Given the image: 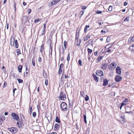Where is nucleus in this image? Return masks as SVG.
<instances>
[{
	"mask_svg": "<svg viewBox=\"0 0 134 134\" xmlns=\"http://www.w3.org/2000/svg\"><path fill=\"white\" fill-rule=\"evenodd\" d=\"M61 109L63 111H66L68 110V107L67 104L65 102H62L60 105Z\"/></svg>",
	"mask_w": 134,
	"mask_h": 134,
	"instance_id": "obj_1",
	"label": "nucleus"
},
{
	"mask_svg": "<svg viewBox=\"0 0 134 134\" xmlns=\"http://www.w3.org/2000/svg\"><path fill=\"white\" fill-rule=\"evenodd\" d=\"M116 65L117 64L115 63L114 62H112L109 65L108 68L110 70H113L115 68Z\"/></svg>",
	"mask_w": 134,
	"mask_h": 134,
	"instance_id": "obj_2",
	"label": "nucleus"
},
{
	"mask_svg": "<svg viewBox=\"0 0 134 134\" xmlns=\"http://www.w3.org/2000/svg\"><path fill=\"white\" fill-rule=\"evenodd\" d=\"M59 98L64 100H66V98L65 94L62 92H60L59 94Z\"/></svg>",
	"mask_w": 134,
	"mask_h": 134,
	"instance_id": "obj_3",
	"label": "nucleus"
},
{
	"mask_svg": "<svg viewBox=\"0 0 134 134\" xmlns=\"http://www.w3.org/2000/svg\"><path fill=\"white\" fill-rule=\"evenodd\" d=\"M11 116L14 120L18 121L19 118L18 115L16 113H13L11 114Z\"/></svg>",
	"mask_w": 134,
	"mask_h": 134,
	"instance_id": "obj_4",
	"label": "nucleus"
},
{
	"mask_svg": "<svg viewBox=\"0 0 134 134\" xmlns=\"http://www.w3.org/2000/svg\"><path fill=\"white\" fill-rule=\"evenodd\" d=\"M9 130L12 132L15 133L18 131V129L16 127H12L8 129Z\"/></svg>",
	"mask_w": 134,
	"mask_h": 134,
	"instance_id": "obj_5",
	"label": "nucleus"
},
{
	"mask_svg": "<svg viewBox=\"0 0 134 134\" xmlns=\"http://www.w3.org/2000/svg\"><path fill=\"white\" fill-rule=\"evenodd\" d=\"M96 75L98 76H102L103 75V71L101 70H98L96 73Z\"/></svg>",
	"mask_w": 134,
	"mask_h": 134,
	"instance_id": "obj_6",
	"label": "nucleus"
},
{
	"mask_svg": "<svg viewBox=\"0 0 134 134\" xmlns=\"http://www.w3.org/2000/svg\"><path fill=\"white\" fill-rule=\"evenodd\" d=\"M18 120V121L17 122L16 124L18 125L19 127L20 128L22 126L23 120L22 121V119H21L20 120Z\"/></svg>",
	"mask_w": 134,
	"mask_h": 134,
	"instance_id": "obj_7",
	"label": "nucleus"
},
{
	"mask_svg": "<svg viewBox=\"0 0 134 134\" xmlns=\"http://www.w3.org/2000/svg\"><path fill=\"white\" fill-rule=\"evenodd\" d=\"M116 72L117 74L120 75L121 73V71L120 68L119 66H118L116 69Z\"/></svg>",
	"mask_w": 134,
	"mask_h": 134,
	"instance_id": "obj_8",
	"label": "nucleus"
},
{
	"mask_svg": "<svg viewBox=\"0 0 134 134\" xmlns=\"http://www.w3.org/2000/svg\"><path fill=\"white\" fill-rule=\"evenodd\" d=\"M122 77L120 76L119 75H117L115 77V81L117 82H119L121 81L122 79Z\"/></svg>",
	"mask_w": 134,
	"mask_h": 134,
	"instance_id": "obj_9",
	"label": "nucleus"
},
{
	"mask_svg": "<svg viewBox=\"0 0 134 134\" xmlns=\"http://www.w3.org/2000/svg\"><path fill=\"white\" fill-rule=\"evenodd\" d=\"M108 64L107 63H105L103 64L102 65V68L103 70H106L107 68Z\"/></svg>",
	"mask_w": 134,
	"mask_h": 134,
	"instance_id": "obj_10",
	"label": "nucleus"
},
{
	"mask_svg": "<svg viewBox=\"0 0 134 134\" xmlns=\"http://www.w3.org/2000/svg\"><path fill=\"white\" fill-rule=\"evenodd\" d=\"M108 80L107 79H104L103 81V85L104 86H107L108 84Z\"/></svg>",
	"mask_w": 134,
	"mask_h": 134,
	"instance_id": "obj_11",
	"label": "nucleus"
},
{
	"mask_svg": "<svg viewBox=\"0 0 134 134\" xmlns=\"http://www.w3.org/2000/svg\"><path fill=\"white\" fill-rule=\"evenodd\" d=\"M60 128V125L58 124H56L54 125V130H58Z\"/></svg>",
	"mask_w": 134,
	"mask_h": 134,
	"instance_id": "obj_12",
	"label": "nucleus"
},
{
	"mask_svg": "<svg viewBox=\"0 0 134 134\" xmlns=\"http://www.w3.org/2000/svg\"><path fill=\"white\" fill-rule=\"evenodd\" d=\"M28 17L26 16H23L22 20L23 22L24 23L26 22L28 20Z\"/></svg>",
	"mask_w": 134,
	"mask_h": 134,
	"instance_id": "obj_13",
	"label": "nucleus"
},
{
	"mask_svg": "<svg viewBox=\"0 0 134 134\" xmlns=\"http://www.w3.org/2000/svg\"><path fill=\"white\" fill-rule=\"evenodd\" d=\"M92 75L95 81L96 82H98L99 81V77H97L94 74H93Z\"/></svg>",
	"mask_w": 134,
	"mask_h": 134,
	"instance_id": "obj_14",
	"label": "nucleus"
},
{
	"mask_svg": "<svg viewBox=\"0 0 134 134\" xmlns=\"http://www.w3.org/2000/svg\"><path fill=\"white\" fill-rule=\"evenodd\" d=\"M5 117L4 116H0V123L1 124L5 120Z\"/></svg>",
	"mask_w": 134,
	"mask_h": 134,
	"instance_id": "obj_15",
	"label": "nucleus"
},
{
	"mask_svg": "<svg viewBox=\"0 0 134 134\" xmlns=\"http://www.w3.org/2000/svg\"><path fill=\"white\" fill-rule=\"evenodd\" d=\"M15 38H13L12 40H11L10 42V44L12 46H14V42H15Z\"/></svg>",
	"mask_w": 134,
	"mask_h": 134,
	"instance_id": "obj_16",
	"label": "nucleus"
},
{
	"mask_svg": "<svg viewBox=\"0 0 134 134\" xmlns=\"http://www.w3.org/2000/svg\"><path fill=\"white\" fill-rule=\"evenodd\" d=\"M90 36L89 35V34H88L86 37H84V41H87L88 38H90Z\"/></svg>",
	"mask_w": 134,
	"mask_h": 134,
	"instance_id": "obj_17",
	"label": "nucleus"
},
{
	"mask_svg": "<svg viewBox=\"0 0 134 134\" xmlns=\"http://www.w3.org/2000/svg\"><path fill=\"white\" fill-rule=\"evenodd\" d=\"M18 71L19 72H21L22 68V66L21 65H19L18 66Z\"/></svg>",
	"mask_w": 134,
	"mask_h": 134,
	"instance_id": "obj_18",
	"label": "nucleus"
},
{
	"mask_svg": "<svg viewBox=\"0 0 134 134\" xmlns=\"http://www.w3.org/2000/svg\"><path fill=\"white\" fill-rule=\"evenodd\" d=\"M55 121L56 122L58 123H60V120L58 117L57 116H56Z\"/></svg>",
	"mask_w": 134,
	"mask_h": 134,
	"instance_id": "obj_19",
	"label": "nucleus"
},
{
	"mask_svg": "<svg viewBox=\"0 0 134 134\" xmlns=\"http://www.w3.org/2000/svg\"><path fill=\"white\" fill-rule=\"evenodd\" d=\"M134 45L133 44L132 45L130 46L129 49L130 51H132L133 53L134 52L133 50Z\"/></svg>",
	"mask_w": 134,
	"mask_h": 134,
	"instance_id": "obj_20",
	"label": "nucleus"
},
{
	"mask_svg": "<svg viewBox=\"0 0 134 134\" xmlns=\"http://www.w3.org/2000/svg\"><path fill=\"white\" fill-rule=\"evenodd\" d=\"M15 47L16 48H18L19 47L18 42L17 40H15Z\"/></svg>",
	"mask_w": 134,
	"mask_h": 134,
	"instance_id": "obj_21",
	"label": "nucleus"
},
{
	"mask_svg": "<svg viewBox=\"0 0 134 134\" xmlns=\"http://www.w3.org/2000/svg\"><path fill=\"white\" fill-rule=\"evenodd\" d=\"M90 27V26L89 25H86L85 27L84 28V31L85 33H86L87 31V28H89Z\"/></svg>",
	"mask_w": 134,
	"mask_h": 134,
	"instance_id": "obj_22",
	"label": "nucleus"
},
{
	"mask_svg": "<svg viewBox=\"0 0 134 134\" xmlns=\"http://www.w3.org/2000/svg\"><path fill=\"white\" fill-rule=\"evenodd\" d=\"M103 56H100L99 57H98V58L97 59V61L99 62L101 60H102L103 58Z\"/></svg>",
	"mask_w": 134,
	"mask_h": 134,
	"instance_id": "obj_23",
	"label": "nucleus"
},
{
	"mask_svg": "<svg viewBox=\"0 0 134 134\" xmlns=\"http://www.w3.org/2000/svg\"><path fill=\"white\" fill-rule=\"evenodd\" d=\"M32 112V107L31 106H30L29 105V113L31 114Z\"/></svg>",
	"mask_w": 134,
	"mask_h": 134,
	"instance_id": "obj_24",
	"label": "nucleus"
},
{
	"mask_svg": "<svg viewBox=\"0 0 134 134\" xmlns=\"http://www.w3.org/2000/svg\"><path fill=\"white\" fill-rule=\"evenodd\" d=\"M83 116L84 119V121L86 124L87 123V121L86 120V115L84 114L83 115Z\"/></svg>",
	"mask_w": 134,
	"mask_h": 134,
	"instance_id": "obj_25",
	"label": "nucleus"
},
{
	"mask_svg": "<svg viewBox=\"0 0 134 134\" xmlns=\"http://www.w3.org/2000/svg\"><path fill=\"white\" fill-rule=\"evenodd\" d=\"M44 49V45L42 44L41 46V48L40 49V51L41 53V54L42 55V52L43 51Z\"/></svg>",
	"mask_w": 134,
	"mask_h": 134,
	"instance_id": "obj_26",
	"label": "nucleus"
},
{
	"mask_svg": "<svg viewBox=\"0 0 134 134\" xmlns=\"http://www.w3.org/2000/svg\"><path fill=\"white\" fill-rule=\"evenodd\" d=\"M62 68H59V71L58 72V74L59 75H60L62 73Z\"/></svg>",
	"mask_w": 134,
	"mask_h": 134,
	"instance_id": "obj_27",
	"label": "nucleus"
},
{
	"mask_svg": "<svg viewBox=\"0 0 134 134\" xmlns=\"http://www.w3.org/2000/svg\"><path fill=\"white\" fill-rule=\"evenodd\" d=\"M112 9L113 7L111 5L108 8V10L109 11H111L112 10Z\"/></svg>",
	"mask_w": 134,
	"mask_h": 134,
	"instance_id": "obj_28",
	"label": "nucleus"
},
{
	"mask_svg": "<svg viewBox=\"0 0 134 134\" xmlns=\"http://www.w3.org/2000/svg\"><path fill=\"white\" fill-rule=\"evenodd\" d=\"M87 51L88 53V54H90L92 53V50L90 49L89 48H87Z\"/></svg>",
	"mask_w": 134,
	"mask_h": 134,
	"instance_id": "obj_29",
	"label": "nucleus"
},
{
	"mask_svg": "<svg viewBox=\"0 0 134 134\" xmlns=\"http://www.w3.org/2000/svg\"><path fill=\"white\" fill-rule=\"evenodd\" d=\"M79 35H78L77 34V32L76 33V39H75V41L77 40V42H78V40L79 38Z\"/></svg>",
	"mask_w": 134,
	"mask_h": 134,
	"instance_id": "obj_30",
	"label": "nucleus"
},
{
	"mask_svg": "<svg viewBox=\"0 0 134 134\" xmlns=\"http://www.w3.org/2000/svg\"><path fill=\"white\" fill-rule=\"evenodd\" d=\"M17 80L18 81L19 83H22L23 82V80L21 79H17Z\"/></svg>",
	"mask_w": 134,
	"mask_h": 134,
	"instance_id": "obj_31",
	"label": "nucleus"
},
{
	"mask_svg": "<svg viewBox=\"0 0 134 134\" xmlns=\"http://www.w3.org/2000/svg\"><path fill=\"white\" fill-rule=\"evenodd\" d=\"M133 37L132 38H129L128 41H129V42H130V43L131 42L133 41Z\"/></svg>",
	"mask_w": 134,
	"mask_h": 134,
	"instance_id": "obj_32",
	"label": "nucleus"
},
{
	"mask_svg": "<svg viewBox=\"0 0 134 134\" xmlns=\"http://www.w3.org/2000/svg\"><path fill=\"white\" fill-rule=\"evenodd\" d=\"M89 99L88 96L87 95H86V97L85 98V100L86 101H88Z\"/></svg>",
	"mask_w": 134,
	"mask_h": 134,
	"instance_id": "obj_33",
	"label": "nucleus"
},
{
	"mask_svg": "<svg viewBox=\"0 0 134 134\" xmlns=\"http://www.w3.org/2000/svg\"><path fill=\"white\" fill-rule=\"evenodd\" d=\"M67 44V42L66 41H64V46L65 48V49H66V45Z\"/></svg>",
	"mask_w": 134,
	"mask_h": 134,
	"instance_id": "obj_34",
	"label": "nucleus"
},
{
	"mask_svg": "<svg viewBox=\"0 0 134 134\" xmlns=\"http://www.w3.org/2000/svg\"><path fill=\"white\" fill-rule=\"evenodd\" d=\"M129 17H127L124 20V21H129Z\"/></svg>",
	"mask_w": 134,
	"mask_h": 134,
	"instance_id": "obj_35",
	"label": "nucleus"
},
{
	"mask_svg": "<svg viewBox=\"0 0 134 134\" xmlns=\"http://www.w3.org/2000/svg\"><path fill=\"white\" fill-rule=\"evenodd\" d=\"M16 53H18L17 56L20 54V50L19 49H17L16 50Z\"/></svg>",
	"mask_w": 134,
	"mask_h": 134,
	"instance_id": "obj_36",
	"label": "nucleus"
},
{
	"mask_svg": "<svg viewBox=\"0 0 134 134\" xmlns=\"http://www.w3.org/2000/svg\"><path fill=\"white\" fill-rule=\"evenodd\" d=\"M80 94H81V96H83V97L84 96V95H85L84 92L83 91H81L80 92Z\"/></svg>",
	"mask_w": 134,
	"mask_h": 134,
	"instance_id": "obj_37",
	"label": "nucleus"
},
{
	"mask_svg": "<svg viewBox=\"0 0 134 134\" xmlns=\"http://www.w3.org/2000/svg\"><path fill=\"white\" fill-rule=\"evenodd\" d=\"M40 104H41L40 103H39L38 105H37V109L38 110V111L39 113V109L40 108Z\"/></svg>",
	"mask_w": 134,
	"mask_h": 134,
	"instance_id": "obj_38",
	"label": "nucleus"
},
{
	"mask_svg": "<svg viewBox=\"0 0 134 134\" xmlns=\"http://www.w3.org/2000/svg\"><path fill=\"white\" fill-rule=\"evenodd\" d=\"M110 41V37H108L106 41L107 42H109Z\"/></svg>",
	"mask_w": 134,
	"mask_h": 134,
	"instance_id": "obj_39",
	"label": "nucleus"
},
{
	"mask_svg": "<svg viewBox=\"0 0 134 134\" xmlns=\"http://www.w3.org/2000/svg\"><path fill=\"white\" fill-rule=\"evenodd\" d=\"M70 59V54L69 53L68 54V57L67 58V60L68 61Z\"/></svg>",
	"mask_w": 134,
	"mask_h": 134,
	"instance_id": "obj_40",
	"label": "nucleus"
},
{
	"mask_svg": "<svg viewBox=\"0 0 134 134\" xmlns=\"http://www.w3.org/2000/svg\"><path fill=\"white\" fill-rule=\"evenodd\" d=\"M46 32V30L43 29L42 32L41 34L42 35H44Z\"/></svg>",
	"mask_w": 134,
	"mask_h": 134,
	"instance_id": "obj_41",
	"label": "nucleus"
},
{
	"mask_svg": "<svg viewBox=\"0 0 134 134\" xmlns=\"http://www.w3.org/2000/svg\"><path fill=\"white\" fill-rule=\"evenodd\" d=\"M78 63L79 64L82 66V61L81 60H79L78 61Z\"/></svg>",
	"mask_w": 134,
	"mask_h": 134,
	"instance_id": "obj_42",
	"label": "nucleus"
},
{
	"mask_svg": "<svg viewBox=\"0 0 134 134\" xmlns=\"http://www.w3.org/2000/svg\"><path fill=\"white\" fill-rule=\"evenodd\" d=\"M96 13H97V14H101L102 13V11L100 10H97L96 11Z\"/></svg>",
	"mask_w": 134,
	"mask_h": 134,
	"instance_id": "obj_43",
	"label": "nucleus"
},
{
	"mask_svg": "<svg viewBox=\"0 0 134 134\" xmlns=\"http://www.w3.org/2000/svg\"><path fill=\"white\" fill-rule=\"evenodd\" d=\"M38 61L39 62L41 63L42 62V58L40 57L38 58Z\"/></svg>",
	"mask_w": 134,
	"mask_h": 134,
	"instance_id": "obj_44",
	"label": "nucleus"
},
{
	"mask_svg": "<svg viewBox=\"0 0 134 134\" xmlns=\"http://www.w3.org/2000/svg\"><path fill=\"white\" fill-rule=\"evenodd\" d=\"M45 84L47 86L48 85V80L47 79H46L45 81Z\"/></svg>",
	"mask_w": 134,
	"mask_h": 134,
	"instance_id": "obj_45",
	"label": "nucleus"
},
{
	"mask_svg": "<svg viewBox=\"0 0 134 134\" xmlns=\"http://www.w3.org/2000/svg\"><path fill=\"white\" fill-rule=\"evenodd\" d=\"M27 12H28V14H30L31 12V10L30 9H28Z\"/></svg>",
	"mask_w": 134,
	"mask_h": 134,
	"instance_id": "obj_46",
	"label": "nucleus"
},
{
	"mask_svg": "<svg viewBox=\"0 0 134 134\" xmlns=\"http://www.w3.org/2000/svg\"><path fill=\"white\" fill-rule=\"evenodd\" d=\"M40 19H37L35 20L34 21V23H37L38 21H40Z\"/></svg>",
	"mask_w": 134,
	"mask_h": 134,
	"instance_id": "obj_47",
	"label": "nucleus"
},
{
	"mask_svg": "<svg viewBox=\"0 0 134 134\" xmlns=\"http://www.w3.org/2000/svg\"><path fill=\"white\" fill-rule=\"evenodd\" d=\"M32 64L33 65L35 66V60H32Z\"/></svg>",
	"mask_w": 134,
	"mask_h": 134,
	"instance_id": "obj_48",
	"label": "nucleus"
},
{
	"mask_svg": "<svg viewBox=\"0 0 134 134\" xmlns=\"http://www.w3.org/2000/svg\"><path fill=\"white\" fill-rule=\"evenodd\" d=\"M84 13V11L82 10L80 12V14H81V16H82L83 14Z\"/></svg>",
	"mask_w": 134,
	"mask_h": 134,
	"instance_id": "obj_49",
	"label": "nucleus"
},
{
	"mask_svg": "<svg viewBox=\"0 0 134 134\" xmlns=\"http://www.w3.org/2000/svg\"><path fill=\"white\" fill-rule=\"evenodd\" d=\"M33 116L34 117H35L36 115V113L35 112H34L32 113Z\"/></svg>",
	"mask_w": 134,
	"mask_h": 134,
	"instance_id": "obj_50",
	"label": "nucleus"
},
{
	"mask_svg": "<svg viewBox=\"0 0 134 134\" xmlns=\"http://www.w3.org/2000/svg\"><path fill=\"white\" fill-rule=\"evenodd\" d=\"M60 1V0H54V3H55V4L59 2Z\"/></svg>",
	"mask_w": 134,
	"mask_h": 134,
	"instance_id": "obj_51",
	"label": "nucleus"
},
{
	"mask_svg": "<svg viewBox=\"0 0 134 134\" xmlns=\"http://www.w3.org/2000/svg\"><path fill=\"white\" fill-rule=\"evenodd\" d=\"M81 7H82V9L83 10L85 9L86 8V7L85 6H82Z\"/></svg>",
	"mask_w": 134,
	"mask_h": 134,
	"instance_id": "obj_52",
	"label": "nucleus"
},
{
	"mask_svg": "<svg viewBox=\"0 0 134 134\" xmlns=\"http://www.w3.org/2000/svg\"><path fill=\"white\" fill-rule=\"evenodd\" d=\"M46 23H44L43 24V29L46 30Z\"/></svg>",
	"mask_w": 134,
	"mask_h": 134,
	"instance_id": "obj_53",
	"label": "nucleus"
},
{
	"mask_svg": "<svg viewBox=\"0 0 134 134\" xmlns=\"http://www.w3.org/2000/svg\"><path fill=\"white\" fill-rule=\"evenodd\" d=\"M76 129L77 130L79 129V127L77 123H76Z\"/></svg>",
	"mask_w": 134,
	"mask_h": 134,
	"instance_id": "obj_54",
	"label": "nucleus"
},
{
	"mask_svg": "<svg viewBox=\"0 0 134 134\" xmlns=\"http://www.w3.org/2000/svg\"><path fill=\"white\" fill-rule=\"evenodd\" d=\"M111 51V50L110 49H108V50H107V51H106L105 52V53L106 54V52H109Z\"/></svg>",
	"mask_w": 134,
	"mask_h": 134,
	"instance_id": "obj_55",
	"label": "nucleus"
},
{
	"mask_svg": "<svg viewBox=\"0 0 134 134\" xmlns=\"http://www.w3.org/2000/svg\"><path fill=\"white\" fill-rule=\"evenodd\" d=\"M64 64H60L59 68H62V67H63V66Z\"/></svg>",
	"mask_w": 134,
	"mask_h": 134,
	"instance_id": "obj_56",
	"label": "nucleus"
},
{
	"mask_svg": "<svg viewBox=\"0 0 134 134\" xmlns=\"http://www.w3.org/2000/svg\"><path fill=\"white\" fill-rule=\"evenodd\" d=\"M123 105H125L126 104V103L124 101L121 103Z\"/></svg>",
	"mask_w": 134,
	"mask_h": 134,
	"instance_id": "obj_57",
	"label": "nucleus"
},
{
	"mask_svg": "<svg viewBox=\"0 0 134 134\" xmlns=\"http://www.w3.org/2000/svg\"><path fill=\"white\" fill-rule=\"evenodd\" d=\"M124 101L126 103L127 102H128V100L126 98L125 99Z\"/></svg>",
	"mask_w": 134,
	"mask_h": 134,
	"instance_id": "obj_58",
	"label": "nucleus"
},
{
	"mask_svg": "<svg viewBox=\"0 0 134 134\" xmlns=\"http://www.w3.org/2000/svg\"><path fill=\"white\" fill-rule=\"evenodd\" d=\"M88 59L89 61L90 60V55L89 54H88Z\"/></svg>",
	"mask_w": 134,
	"mask_h": 134,
	"instance_id": "obj_59",
	"label": "nucleus"
},
{
	"mask_svg": "<svg viewBox=\"0 0 134 134\" xmlns=\"http://www.w3.org/2000/svg\"><path fill=\"white\" fill-rule=\"evenodd\" d=\"M16 90V88H15L13 90V95H14L15 93V91Z\"/></svg>",
	"mask_w": 134,
	"mask_h": 134,
	"instance_id": "obj_60",
	"label": "nucleus"
},
{
	"mask_svg": "<svg viewBox=\"0 0 134 134\" xmlns=\"http://www.w3.org/2000/svg\"><path fill=\"white\" fill-rule=\"evenodd\" d=\"M51 2V4H52V5L55 4L54 1H52Z\"/></svg>",
	"mask_w": 134,
	"mask_h": 134,
	"instance_id": "obj_61",
	"label": "nucleus"
},
{
	"mask_svg": "<svg viewBox=\"0 0 134 134\" xmlns=\"http://www.w3.org/2000/svg\"><path fill=\"white\" fill-rule=\"evenodd\" d=\"M127 3L126 2H124V6H126L127 5Z\"/></svg>",
	"mask_w": 134,
	"mask_h": 134,
	"instance_id": "obj_62",
	"label": "nucleus"
},
{
	"mask_svg": "<svg viewBox=\"0 0 134 134\" xmlns=\"http://www.w3.org/2000/svg\"><path fill=\"white\" fill-rule=\"evenodd\" d=\"M7 83H5V82L4 83V86L5 87L7 86Z\"/></svg>",
	"mask_w": 134,
	"mask_h": 134,
	"instance_id": "obj_63",
	"label": "nucleus"
},
{
	"mask_svg": "<svg viewBox=\"0 0 134 134\" xmlns=\"http://www.w3.org/2000/svg\"><path fill=\"white\" fill-rule=\"evenodd\" d=\"M49 134H57L56 132H52L51 133H49Z\"/></svg>",
	"mask_w": 134,
	"mask_h": 134,
	"instance_id": "obj_64",
	"label": "nucleus"
}]
</instances>
